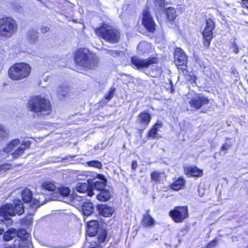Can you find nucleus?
<instances>
[{
  "mask_svg": "<svg viewBox=\"0 0 248 248\" xmlns=\"http://www.w3.org/2000/svg\"><path fill=\"white\" fill-rule=\"evenodd\" d=\"M24 212L23 203L21 201H16L14 205L5 204L0 208V221L5 223L7 226L11 225L12 221L10 217L15 216L16 213L20 215Z\"/></svg>",
  "mask_w": 248,
  "mask_h": 248,
  "instance_id": "nucleus-1",
  "label": "nucleus"
},
{
  "mask_svg": "<svg viewBox=\"0 0 248 248\" xmlns=\"http://www.w3.org/2000/svg\"><path fill=\"white\" fill-rule=\"evenodd\" d=\"M29 109L38 116L48 115L51 111V106L49 100L40 95L31 98L28 102Z\"/></svg>",
  "mask_w": 248,
  "mask_h": 248,
  "instance_id": "nucleus-2",
  "label": "nucleus"
},
{
  "mask_svg": "<svg viewBox=\"0 0 248 248\" xmlns=\"http://www.w3.org/2000/svg\"><path fill=\"white\" fill-rule=\"evenodd\" d=\"M75 62L79 66L91 69L97 66L98 58L93 54L89 52L86 49H79L75 53Z\"/></svg>",
  "mask_w": 248,
  "mask_h": 248,
  "instance_id": "nucleus-3",
  "label": "nucleus"
},
{
  "mask_svg": "<svg viewBox=\"0 0 248 248\" xmlns=\"http://www.w3.org/2000/svg\"><path fill=\"white\" fill-rule=\"evenodd\" d=\"M95 31L97 35L112 44L117 43L121 38L120 31L107 24H103L101 27L96 29Z\"/></svg>",
  "mask_w": 248,
  "mask_h": 248,
  "instance_id": "nucleus-4",
  "label": "nucleus"
},
{
  "mask_svg": "<svg viewBox=\"0 0 248 248\" xmlns=\"http://www.w3.org/2000/svg\"><path fill=\"white\" fill-rule=\"evenodd\" d=\"M30 72L31 68L28 64L19 63L13 65L10 68L8 74L11 79L18 80L27 78Z\"/></svg>",
  "mask_w": 248,
  "mask_h": 248,
  "instance_id": "nucleus-5",
  "label": "nucleus"
},
{
  "mask_svg": "<svg viewBox=\"0 0 248 248\" xmlns=\"http://www.w3.org/2000/svg\"><path fill=\"white\" fill-rule=\"evenodd\" d=\"M17 30L16 20L12 17L3 18L0 19V36L9 38L14 34Z\"/></svg>",
  "mask_w": 248,
  "mask_h": 248,
  "instance_id": "nucleus-6",
  "label": "nucleus"
},
{
  "mask_svg": "<svg viewBox=\"0 0 248 248\" xmlns=\"http://www.w3.org/2000/svg\"><path fill=\"white\" fill-rule=\"evenodd\" d=\"M21 196L24 202H32L31 205L32 208H37L46 202L47 199L45 198L43 194L35 195L33 198L31 191L27 188L22 191Z\"/></svg>",
  "mask_w": 248,
  "mask_h": 248,
  "instance_id": "nucleus-7",
  "label": "nucleus"
},
{
  "mask_svg": "<svg viewBox=\"0 0 248 248\" xmlns=\"http://www.w3.org/2000/svg\"><path fill=\"white\" fill-rule=\"evenodd\" d=\"M187 97L188 102L190 107L196 110L207 106L210 101V99L201 93H189Z\"/></svg>",
  "mask_w": 248,
  "mask_h": 248,
  "instance_id": "nucleus-8",
  "label": "nucleus"
},
{
  "mask_svg": "<svg viewBox=\"0 0 248 248\" xmlns=\"http://www.w3.org/2000/svg\"><path fill=\"white\" fill-rule=\"evenodd\" d=\"M131 62L132 65L138 70L145 72L150 65L158 62V59L155 57L143 59L137 56H134L131 58Z\"/></svg>",
  "mask_w": 248,
  "mask_h": 248,
  "instance_id": "nucleus-9",
  "label": "nucleus"
},
{
  "mask_svg": "<svg viewBox=\"0 0 248 248\" xmlns=\"http://www.w3.org/2000/svg\"><path fill=\"white\" fill-rule=\"evenodd\" d=\"M174 57L175 63L178 69L186 74L187 72L186 70L187 62L186 55L181 48L177 47L174 50Z\"/></svg>",
  "mask_w": 248,
  "mask_h": 248,
  "instance_id": "nucleus-10",
  "label": "nucleus"
},
{
  "mask_svg": "<svg viewBox=\"0 0 248 248\" xmlns=\"http://www.w3.org/2000/svg\"><path fill=\"white\" fill-rule=\"evenodd\" d=\"M169 214L175 222L180 223L187 217L188 209L187 206H177L170 211Z\"/></svg>",
  "mask_w": 248,
  "mask_h": 248,
  "instance_id": "nucleus-11",
  "label": "nucleus"
},
{
  "mask_svg": "<svg viewBox=\"0 0 248 248\" xmlns=\"http://www.w3.org/2000/svg\"><path fill=\"white\" fill-rule=\"evenodd\" d=\"M70 189L66 186L57 187L56 192L50 194L49 197L46 198V201L49 200H57L62 201L65 198L70 195Z\"/></svg>",
  "mask_w": 248,
  "mask_h": 248,
  "instance_id": "nucleus-12",
  "label": "nucleus"
},
{
  "mask_svg": "<svg viewBox=\"0 0 248 248\" xmlns=\"http://www.w3.org/2000/svg\"><path fill=\"white\" fill-rule=\"evenodd\" d=\"M142 16L143 25L149 32H153L155 30L156 24L147 8L144 10Z\"/></svg>",
  "mask_w": 248,
  "mask_h": 248,
  "instance_id": "nucleus-13",
  "label": "nucleus"
},
{
  "mask_svg": "<svg viewBox=\"0 0 248 248\" xmlns=\"http://www.w3.org/2000/svg\"><path fill=\"white\" fill-rule=\"evenodd\" d=\"M96 175L98 180H96V179L94 180L88 179V181L91 185L93 186V191L95 189L101 191L105 189L107 180L103 175L99 174H96Z\"/></svg>",
  "mask_w": 248,
  "mask_h": 248,
  "instance_id": "nucleus-14",
  "label": "nucleus"
},
{
  "mask_svg": "<svg viewBox=\"0 0 248 248\" xmlns=\"http://www.w3.org/2000/svg\"><path fill=\"white\" fill-rule=\"evenodd\" d=\"M151 120V116L146 111L140 112L137 119V123L140 125L142 130L145 129Z\"/></svg>",
  "mask_w": 248,
  "mask_h": 248,
  "instance_id": "nucleus-15",
  "label": "nucleus"
},
{
  "mask_svg": "<svg viewBox=\"0 0 248 248\" xmlns=\"http://www.w3.org/2000/svg\"><path fill=\"white\" fill-rule=\"evenodd\" d=\"M87 182L88 181H87ZM76 190L80 193L87 192V195L92 196L94 193L93 192V186L89 183H79L76 186Z\"/></svg>",
  "mask_w": 248,
  "mask_h": 248,
  "instance_id": "nucleus-16",
  "label": "nucleus"
},
{
  "mask_svg": "<svg viewBox=\"0 0 248 248\" xmlns=\"http://www.w3.org/2000/svg\"><path fill=\"white\" fill-rule=\"evenodd\" d=\"M31 143L29 141H25L20 143L19 145L15 148L12 153V156L15 158H17L22 154H23L25 150L29 148Z\"/></svg>",
  "mask_w": 248,
  "mask_h": 248,
  "instance_id": "nucleus-17",
  "label": "nucleus"
},
{
  "mask_svg": "<svg viewBox=\"0 0 248 248\" xmlns=\"http://www.w3.org/2000/svg\"><path fill=\"white\" fill-rule=\"evenodd\" d=\"M215 27V23L213 20L211 18L208 19L206 20L205 29L202 32L203 37L212 38L213 35V30Z\"/></svg>",
  "mask_w": 248,
  "mask_h": 248,
  "instance_id": "nucleus-18",
  "label": "nucleus"
},
{
  "mask_svg": "<svg viewBox=\"0 0 248 248\" xmlns=\"http://www.w3.org/2000/svg\"><path fill=\"white\" fill-rule=\"evenodd\" d=\"M99 224L98 221L93 220L89 221L87 225V232L88 235L93 236L98 232Z\"/></svg>",
  "mask_w": 248,
  "mask_h": 248,
  "instance_id": "nucleus-19",
  "label": "nucleus"
},
{
  "mask_svg": "<svg viewBox=\"0 0 248 248\" xmlns=\"http://www.w3.org/2000/svg\"><path fill=\"white\" fill-rule=\"evenodd\" d=\"M185 173L190 176L200 177L202 174V170L196 166H187L184 167Z\"/></svg>",
  "mask_w": 248,
  "mask_h": 248,
  "instance_id": "nucleus-20",
  "label": "nucleus"
},
{
  "mask_svg": "<svg viewBox=\"0 0 248 248\" xmlns=\"http://www.w3.org/2000/svg\"><path fill=\"white\" fill-rule=\"evenodd\" d=\"M97 209L100 214L105 217L111 216L114 213V208L106 204H99Z\"/></svg>",
  "mask_w": 248,
  "mask_h": 248,
  "instance_id": "nucleus-21",
  "label": "nucleus"
},
{
  "mask_svg": "<svg viewBox=\"0 0 248 248\" xmlns=\"http://www.w3.org/2000/svg\"><path fill=\"white\" fill-rule=\"evenodd\" d=\"M82 203V206L79 208V210L80 209H81L82 214L84 216L87 217L92 215L94 211V206L93 204L87 201Z\"/></svg>",
  "mask_w": 248,
  "mask_h": 248,
  "instance_id": "nucleus-22",
  "label": "nucleus"
},
{
  "mask_svg": "<svg viewBox=\"0 0 248 248\" xmlns=\"http://www.w3.org/2000/svg\"><path fill=\"white\" fill-rule=\"evenodd\" d=\"M26 37L30 44H34L38 40V32L35 29H30L26 33Z\"/></svg>",
  "mask_w": 248,
  "mask_h": 248,
  "instance_id": "nucleus-23",
  "label": "nucleus"
},
{
  "mask_svg": "<svg viewBox=\"0 0 248 248\" xmlns=\"http://www.w3.org/2000/svg\"><path fill=\"white\" fill-rule=\"evenodd\" d=\"M41 188L43 190L47 191L50 193L48 197H49L50 194L52 193H53V192H56L57 187L53 182L50 181H45L42 184Z\"/></svg>",
  "mask_w": 248,
  "mask_h": 248,
  "instance_id": "nucleus-24",
  "label": "nucleus"
},
{
  "mask_svg": "<svg viewBox=\"0 0 248 248\" xmlns=\"http://www.w3.org/2000/svg\"><path fill=\"white\" fill-rule=\"evenodd\" d=\"M150 210H148L145 215H143L142 222L143 226L145 227H152L155 224V220L148 214Z\"/></svg>",
  "mask_w": 248,
  "mask_h": 248,
  "instance_id": "nucleus-25",
  "label": "nucleus"
},
{
  "mask_svg": "<svg viewBox=\"0 0 248 248\" xmlns=\"http://www.w3.org/2000/svg\"><path fill=\"white\" fill-rule=\"evenodd\" d=\"M20 144L19 139H15L12 140L5 148H3V151L6 153H11Z\"/></svg>",
  "mask_w": 248,
  "mask_h": 248,
  "instance_id": "nucleus-26",
  "label": "nucleus"
},
{
  "mask_svg": "<svg viewBox=\"0 0 248 248\" xmlns=\"http://www.w3.org/2000/svg\"><path fill=\"white\" fill-rule=\"evenodd\" d=\"M162 125L161 124L156 123L155 124L153 128L149 131L148 133V137L151 138L153 139H159L160 136L157 133L158 129L161 127Z\"/></svg>",
  "mask_w": 248,
  "mask_h": 248,
  "instance_id": "nucleus-27",
  "label": "nucleus"
},
{
  "mask_svg": "<svg viewBox=\"0 0 248 248\" xmlns=\"http://www.w3.org/2000/svg\"><path fill=\"white\" fill-rule=\"evenodd\" d=\"M150 48L151 45L145 41L140 42L137 46L138 50L142 53L148 52Z\"/></svg>",
  "mask_w": 248,
  "mask_h": 248,
  "instance_id": "nucleus-28",
  "label": "nucleus"
},
{
  "mask_svg": "<svg viewBox=\"0 0 248 248\" xmlns=\"http://www.w3.org/2000/svg\"><path fill=\"white\" fill-rule=\"evenodd\" d=\"M17 233V231L16 229L12 228L8 229L3 235V239L6 241H8L13 239Z\"/></svg>",
  "mask_w": 248,
  "mask_h": 248,
  "instance_id": "nucleus-29",
  "label": "nucleus"
},
{
  "mask_svg": "<svg viewBox=\"0 0 248 248\" xmlns=\"http://www.w3.org/2000/svg\"><path fill=\"white\" fill-rule=\"evenodd\" d=\"M98 200L101 201H107L110 199L111 194L108 190L104 189L96 196Z\"/></svg>",
  "mask_w": 248,
  "mask_h": 248,
  "instance_id": "nucleus-30",
  "label": "nucleus"
},
{
  "mask_svg": "<svg viewBox=\"0 0 248 248\" xmlns=\"http://www.w3.org/2000/svg\"><path fill=\"white\" fill-rule=\"evenodd\" d=\"M16 236L21 239V240L18 241V244H17L18 245L22 241L30 242L28 240V238L30 237V234L25 229H20L18 230V231H17Z\"/></svg>",
  "mask_w": 248,
  "mask_h": 248,
  "instance_id": "nucleus-31",
  "label": "nucleus"
},
{
  "mask_svg": "<svg viewBox=\"0 0 248 248\" xmlns=\"http://www.w3.org/2000/svg\"><path fill=\"white\" fill-rule=\"evenodd\" d=\"M185 181L182 178H179L175 181L171 185V188L175 190H178L184 186Z\"/></svg>",
  "mask_w": 248,
  "mask_h": 248,
  "instance_id": "nucleus-32",
  "label": "nucleus"
},
{
  "mask_svg": "<svg viewBox=\"0 0 248 248\" xmlns=\"http://www.w3.org/2000/svg\"><path fill=\"white\" fill-rule=\"evenodd\" d=\"M166 12L169 21L173 22L176 17L175 10L172 7H169L166 10Z\"/></svg>",
  "mask_w": 248,
  "mask_h": 248,
  "instance_id": "nucleus-33",
  "label": "nucleus"
},
{
  "mask_svg": "<svg viewBox=\"0 0 248 248\" xmlns=\"http://www.w3.org/2000/svg\"><path fill=\"white\" fill-rule=\"evenodd\" d=\"M68 88L66 87L61 86L57 90V95L60 99H63L68 94Z\"/></svg>",
  "mask_w": 248,
  "mask_h": 248,
  "instance_id": "nucleus-34",
  "label": "nucleus"
},
{
  "mask_svg": "<svg viewBox=\"0 0 248 248\" xmlns=\"http://www.w3.org/2000/svg\"><path fill=\"white\" fill-rule=\"evenodd\" d=\"M86 201L85 197L83 196L77 195L73 198V203L78 206L79 208L82 206V203H84Z\"/></svg>",
  "mask_w": 248,
  "mask_h": 248,
  "instance_id": "nucleus-35",
  "label": "nucleus"
},
{
  "mask_svg": "<svg viewBox=\"0 0 248 248\" xmlns=\"http://www.w3.org/2000/svg\"><path fill=\"white\" fill-rule=\"evenodd\" d=\"M152 72H149L148 73H146L147 75H150L151 76L153 77H157L160 75L161 73L160 68L157 66H152Z\"/></svg>",
  "mask_w": 248,
  "mask_h": 248,
  "instance_id": "nucleus-36",
  "label": "nucleus"
},
{
  "mask_svg": "<svg viewBox=\"0 0 248 248\" xmlns=\"http://www.w3.org/2000/svg\"><path fill=\"white\" fill-rule=\"evenodd\" d=\"M107 237V232L106 230H100L98 236V240L99 243L104 242Z\"/></svg>",
  "mask_w": 248,
  "mask_h": 248,
  "instance_id": "nucleus-37",
  "label": "nucleus"
},
{
  "mask_svg": "<svg viewBox=\"0 0 248 248\" xmlns=\"http://www.w3.org/2000/svg\"><path fill=\"white\" fill-rule=\"evenodd\" d=\"M8 133L5 127L0 125V140H4L7 138Z\"/></svg>",
  "mask_w": 248,
  "mask_h": 248,
  "instance_id": "nucleus-38",
  "label": "nucleus"
},
{
  "mask_svg": "<svg viewBox=\"0 0 248 248\" xmlns=\"http://www.w3.org/2000/svg\"><path fill=\"white\" fill-rule=\"evenodd\" d=\"M87 165L90 167H94L97 169L102 168V163L97 160H93L87 162Z\"/></svg>",
  "mask_w": 248,
  "mask_h": 248,
  "instance_id": "nucleus-39",
  "label": "nucleus"
},
{
  "mask_svg": "<svg viewBox=\"0 0 248 248\" xmlns=\"http://www.w3.org/2000/svg\"><path fill=\"white\" fill-rule=\"evenodd\" d=\"M105 53L114 57L119 56L122 52L120 50L105 49Z\"/></svg>",
  "mask_w": 248,
  "mask_h": 248,
  "instance_id": "nucleus-40",
  "label": "nucleus"
},
{
  "mask_svg": "<svg viewBox=\"0 0 248 248\" xmlns=\"http://www.w3.org/2000/svg\"><path fill=\"white\" fill-rule=\"evenodd\" d=\"M18 248H33V247L30 242L22 241L19 244Z\"/></svg>",
  "mask_w": 248,
  "mask_h": 248,
  "instance_id": "nucleus-41",
  "label": "nucleus"
},
{
  "mask_svg": "<svg viewBox=\"0 0 248 248\" xmlns=\"http://www.w3.org/2000/svg\"><path fill=\"white\" fill-rule=\"evenodd\" d=\"M160 172H158L156 171H154L151 174V179L155 181H159L160 179Z\"/></svg>",
  "mask_w": 248,
  "mask_h": 248,
  "instance_id": "nucleus-42",
  "label": "nucleus"
},
{
  "mask_svg": "<svg viewBox=\"0 0 248 248\" xmlns=\"http://www.w3.org/2000/svg\"><path fill=\"white\" fill-rule=\"evenodd\" d=\"M115 89L114 88H111L110 89L108 94L105 96V99L107 100H110L113 97Z\"/></svg>",
  "mask_w": 248,
  "mask_h": 248,
  "instance_id": "nucleus-43",
  "label": "nucleus"
},
{
  "mask_svg": "<svg viewBox=\"0 0 248 248\" xmlns=\"http://www.w3.org/2000/svg\"><path fill=\"white\" fill-rule=\"evenodd\" d=\"M232 145L230 141H226L225 143L222 146L221 150L222 151L228 150Z\"/></svg>",
  "mask_w": 248,
  "mask_h": 248,
  "instance_id": "nucleus-44",
  "label": "nucleus"
},
{
  "mask_svg": "<svg viewBox=\"0 0 248 248\" xmlns=\"http://www.w3.org/2000/svg\"><path fill=\"white\" fill-rule=\"evenodd\" d=\"M155 4L159 7H163L164 6V0H155Z\"/></svg>",
  "mask_w": 248,
  "mask_h": 248,
  "instance_id": "nucleus-45",
  "label": "nucleus"
},
{
  "mask_svg": "<svg viewBox=\"0 0 248 248\" xmlns=\"http://www.w3.org/2000/svg\"><path fill=\"white\" fill-rule=\"evenodd\" d=\"M204 39V46L208 47L210 44V42L212 38H208V37H203Z\"/></svg>",
  "mask_w": 248,
  "mask_h": 248,
  "instance_id": "nucleus-46",
  "label": "nucleus"
},
{
  "mask_svg": "<svg viewBox=\"0 0 248 248\" xmlns=\"http://www.w3.org/2000/svg\"><path fill=\"white\" fill-rule=\"evenodd\" d=\"M49 31V28L46 26H42L41 28V31L43 33H46L47 32Z\"/></svg>",
  "mask_w": 248,
  "mask_h": 248,
  "instance_id": "nucleus-47",
  "label": "nucleus"
},
{
  "mask_svg": "<svg viewBox=\"0 0 248 248\" xmlns=\"http://www.w3.org/2000/svg\"><path fill=\"white\" fill-rule=\"evenodd\" d=\"M217 244V240H214L211 241L207 246L208 248H212L215 247Z\"/></svg>",
  "mask_w": 248,
  "mask_h": 248,
  "instance_id": "nucleus-48",
  "label": "nucleus"
},
{
  "mask_svg": "<svg viewBox=\"0 0 248 248\" xmlns=\"http://www.w3.org/2000/svg\"><path fill=\"white\" fill-rule=\"evenodd\" d=\"M232 49L235 53H238L239 52V48L236 45L233 43L232 46Z\"/></svg>",
  "mask_w": 248,
  "mask_h": 248,
  "instance_id": "nucleus-49",
  "label": "nucleus"
},
{
  "mask_svg": "<svg viewBox=\"0 0 248 248\" xmlns=\"http://www.w3.org/2000/svg\"><path fill=\"white\" fill-rule=\"evenodd\" d=\"M194 57L196 61L199 63L200 67H202L203 66V63L201 60L198 56H195Z\"/></svg>",
  "mask_w": 248,
  "mask_h": 248,
  "instance_id": "nucleus-50",
  "label": "nucleus"
},
{
  "mask_svg": "<svg viewBox=\"0 0 248 248\" xmlns=\"http://www.w3.org/2000/svg\"><path fill=\"white\" fill-rule=\"evenodd\" d=\"M91 173H92V172L90 171H83L82 172L81 176L85 177H87L89 176H90Z\"/></svg>",
  "mask_w": 248,
  "mask_h": 248,
  "instance_id": "nucleus-51",
  "label": "nucleus"
},
{
  "mask_svg": "<svg viewBox=\"0 0 248 248\" xmlns=\"http://www.w3.org/2000/svg\"><path fill=\"white\" fill-rule=\"evenodd\" d=\"M132 169L133 170H135L137 167H138V164H137V162L135 161H133L132 163Z\"/></svg>",
  "mask_w": 248,
  "mask_h": 248,
  "instance_id": "nucleus-52",
  "label": "nucleus"
},
{
  "mask_svg": "<svg viewBox=\"0 0 248 248\" xmlns=\"http://www.w3.org/2000/svg\"><path fill=\"white\" fill-rule=\"evenodd\" d=\"M4 231V230L3 228H0V234H1L2 233H3Z\"/></svg>",
  "mask_w": 248,
  "mask_h": 248,
  "instance_id": "nucleus-53",
  "label": "nucleus"
},
{
  "mask_svg": "<svg viewBox=\"0 0 248 248\" xmlns=\"http://www.w3.org/2000/svg\"><path fill=\"white\" fill-rule=\"evenodd\" d=\"M79 179H84V178H78Z\"/></svg>",
  "mask_w": 248,
  "mask_h": 248,
  "instance_id": "nucleus-54",
  "label": "nucleus"
},
{
  "mask_svg": "<svg viewBox=\"0 0 248 248\" xmlns=\"http://www.w3.org/2000/svg\"><path fill=\"white\" fill-rule=\"evenodd\" d=\"M89 248H94V247H90Z\"/></svg>",
  "mask_w": 248,
  "mask_h": 248,
  "instance_id": "nucleus-55",
  "label": "nucleus"
},
{
  "mask_svg": "<svg viewBox=\"0 0 248 248\" xmlns=\"http://www.w3.org/2000/svg\"><path fill=\"white\" fill-rule=\"evenodd\" d=\"M38 0L41 1V0Z\"/></svg>",
  "mask_w": 248,
  "mask_h": 248,
  "instance_id": "nucleus-56",
  "label": "nucleus"
}]
</instances>
